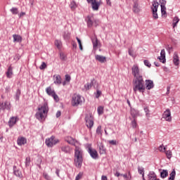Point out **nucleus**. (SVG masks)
I'll list each match as a JSON object with an SVG mask.
<instances>
[{"instance_id": "aec40b11", "label": "nucleus", "mask_w": 180, "mask_h": 180, "mask_svg": "<svg viewBox=\"0 0 180 180\" xmlns=\"http://www.w3.org/2000/svg\"><path fill=\"white\" fill-rule=\"evenodd\" d=\"M26 143H27V140L25 137H20L17 140V144L18 146H25Z\"/></svg>"}, {"instance_id": "4be33fe9", "label": "nucleus", "mask_w": 180, "mask_h": 180, "mask_svg": "<svg viewBox=\"0 0 180 180\" xmlns=\"http://www.w3.org/2000/svg\"><path fill=\"white\" fill-rule=\"evenodd\" d=\"M12 75H13V68H12V66H9L6 72V77L7 78H11Z\"/></svg>"}, {"instance_id": "603ef678", "label": "nucleus", "mask_w": 180, "mask_h": 180, "mask_svg": "<svg viewBox=\"0 0 180 180\" xmlns=\"http://www.w3.org/2000/svg\"><path fill=\"white\" fill-rule=\"evenodd\" d=\"M25 165L26 167H29L30 165V158H26Z\"/></svg>"}, {"instance_id": "bb28decb", "label": "nucleus", "mask_w": 180, "mask_h": 180, "mask_svg": "<svg viewBox=\"0 0 180 180\" xmlns=\"http://www.w3.org/2000/svg\"><path fill=\"white\" fill-rule=\"evenodd\" d=\"M139 110H136L134 108H131V116H132V117H134V119H135V117H137V116H139Z\"/></svg>"}, {"instance_id": "13d9d810", "label": "nucleus", "mask_w": 180, "mask_h": 180, "mask_svg": "<svg viewBox=\"0 0 180 180\" xmlns=\"http://www.w3.org/2000/svg\"><path fill=\"white\" fill-rule=\"evenodd\" d=\"M51 96L53 97V99L55 101H56V102H58V101H59L58 96L57 94H56V93L52 94Z\"/></svg>"}, {"instance_id": "5701e85b", "label": "nucleus", "mask_w": 180, "mask_h": 180, "mask_svg": "<svg viewBox=\"0 0 180 180\" xmlns=\"http://www.w3.org/2000/svg\"><path fill=\"white\" fill-rule=\"evenodd\" d=\"M148 180H157V174L154 172H150L148 175Z\"/></svg>"}, {"instance_id": "09e8293b", "label": "nucleus", "mask_w": 180, "mask_h": 180, "mask_svg": "<svg viewBox=\"0 0 180 180\" xmlns=\"http://www.w3.org/2000/svg\"><path fill=\"white\" fill-rule=\"evenodd\" d=\"M131 126L133 129H136L137 127V122L136 121V119L131 121Z\"/></svg>"}, {"instance_id": "774afa93", "label": "nucleus", "mask_w": 180, "mask_h": 180, "mask_svg": "<svg viewBox=\"0 0 180 180\" xmlns=\"http://www.w3.org/2000/svg\"><path fill=\"white\" fill-rule=\"evenodd\" d=\"M101 180H108V176L103 175V176H101Z\"/></svg>"}, {"instance_id": "338daca9", "label": "nucleus", "mask_w": 180, "mask_h": 180, "mask_svg": "<svg viewBox=\"0 0 180 180\" xmlns=\"http://www.w3.org/2000/svg\"><path fill=\"white\" fill-rule=\"evenodd\" d=\"M56 174L58 176H60V169H57L56 171Z\"/></svg>"}, {"instance_id": "3c124183", "label": "nucleus", "mask_w": 180, "mask_h": 180, "mask_svg": "<svg viewBox=\"0 0 180 180\" xmlns=\"http://www.w3.org/2000/svg\"><path fill=\"white\" fill-rule=\"evenodd\" d=\"M99 150H100V154H105V153H106V151L105 150V148H103V146H101L99 147Z\"/></svg>"}, {"instance_id": "9b49d317", "label": "nucleus", "mask_w": 180, "mask_h": 180, "mask_svg": "<svg viewBox=\"0 0 180 180\" xmlns=\"http://www.w3.org/2000/svg\"><path fill=\"white\" fill-rule=\"evenodd\" d=\"M133 1V6H132V11L134 13H140V4H139V0H132Z\"/></svg>"}, {"instance_id": "e2e57ef3", "label": "nucleus", "mask_w": 180, "mask_h": 180, "mask_svg": "<svg viewBox=\"0 0 180 180\" xmlns=\"http://www.w3.org/2000/svg\"><path fill=\"white\" fill-rule=\"evenodd\" d=\"M65 81H67V82H70V81H71V76L66 75H65Z\"/></svg>"}, {"instance_id": "cd10ccee", "label": "nucleus", "mask_w": 180, "mask_h": 180, "mask_svg": "<svg viewBox=\"0 0 180 180\" xmlns=\"http://www.w3.org/2000/svg\"><path fill=\"white\" fill-rule=\"evenodd\" d=\"M46 92L49 96H52V95L56 94V91L54 90L51 89V86H49L46 89Z\"/></svg>"}, {"instance_id": "a211bd4d", "label": "nucleus", "mask_w": 180, "mask_h": 180, "mask_svg": "<svg viewBox=\"0 0 180 180\" xmlns=\"http://www.w3.org/2000/svg\"><path fill=\"white\" fill-rule=\"evenodd\" d=\"M173 63L174 65H179V56H178V53L174 52L173 55Z\"/></svg>"}, {"instance_id": "58836bf2", "label": "nucleus", "mask_w": 180, "mask_h": 180, "mask_svg": "<svg viewBox=\"0 0 180 180\" xmlns=\"http://www.w3.org/2000/svg\"><path fill=\"white\" fill-rule=\"evenodd\" d=\"M139 174H141L143 177H144V168L138 167Z\"/></svg>"}, {"instance_id": "2eb2a0df", "label": "nucleus", "mask_w": 180, "mask_h": 180, "mask_svg": "<svg viewBox=\"0 0 180 180\" xmlns=\"http://www.w3.org/2000/svg\"><path fill=\"white\" fill-rule=\"evenodd\" d=\"M146 88L148 90L153 89V88H154V82H153V80L146 79L145 89Z\"/></svg>"}, {"instance_id": "4468645a", "label": "nucleus", "mask_w": 180, "mask_h": 180, "mask_svg": "<svg viewBox=\"0 0 180 180\" xmlns=\"http://www.w3.org/2000/svg\"><path fill=\"white\" fill-rule=\"evenodd\" d=\"M60 150L65 154H71V151H72V148L70 146H63L60 147Z\"/></svg>"}, {"instance_id": "20e7f679", "label": "nucleus", "mask_w": 180, "mask_h": 180, "mask_svg": "<svg viewBox=\"0 0 180 180\" xmlns=\"http://www.w3.org/2000/svg\"><path fill=\"white\" fill-rule=\"evenodd\" d=\"M84 98L82 96L78 94H74L72 97V106H78V105H82Z\"/></svg>"}, {"instance_id": "c03bdc74", "label": "nucleus", "mask_w": 180, "mask_h": 180, "mask_svg": "<svg viewBox=\"0 0 180 180\" xmlns=\"http://www.w3.org/2000/svg\"><path fill=\"white\" fill-rule=\"evenodd\" d=\"M76 39H77V40L79 49H80L81 51H82V50H83V48H82V42H81V39H79V38H78V37H76Z\"/></svg>"}, {"instance_id": "680f3d73", "label": "nucleus", "mask_w": 180, "mask_h": 180, "mask_svg": "<svg viewBox=\"0 0 180 180\" xmlns=\"http://www.w3.org/2000/svg\"><path fill=\"white\" fill-rule=\"evenodd\" d=\"M101 95H102V91L97 90L96 94V98H99V96H101Z\"/></svg>"}, {"instance_id": "9d476101", "label": "nucleus", "mask_w": 180, "mask_h": 180, "mask_svg": "<svg viewBox=\"0 0 180 180\" xmlns=\"http://www.w3.org/2000/svg\"><path fill=\"white\" fill-rule=\"evenodd\" d=\"M86 120V126L89 129H92L94 127V117H92L91 115H87L85 118Z\"/></svg>"}, {"instance_id": "a878e982", "label": "nucleus", "mask_w": 180, "mask_h": 180, "mask_svg": "<svg viewBox=\"0 0 180 180\" xmlns=\"http://www.w3.org/2000/svg\"><path fill=\"white\" fill-rule=\"evenodd\" d=\"M96 26V21L92 20V19H91V18H88V21H87V26L89 27H92V26Z\"/></svg>"}, {"instance_id": "f704fd0d", "label": "nucleus", "mask_w": 180, "mask_h": 180, "mask_svg": "<svg viewBox=\"0 0 180 180\" xmlns=\"http://www.w3.org/2000/svg\"><path fill=\"white\" fill-rule=\"evenodd\" d=\"M55 46H56L57 49H61V46H62L61 41L56 39L55 41Z\"/></svg>"}, {"instance_id": "4d7b16f0", "label": "nucleus", "mask_w": 180, "mask_h": 180, "mask_svg": "<svg viewBox=\"0 0 180 180\" xmlns=\"http://www.w3.org/2000/svg\"><path fill=\"white\" fill-rule=\"evenodd\" d=\"M60 60H65V58H67V56H65V54H64V53H60Z\"/></svg>"}, {"instance_id": "c756f323", "label": "nucleus", "mask_w": 180, "mask_h": 180, "mask_svg": "<svg viewBox=\"0 0 180 180\" xmlns=\"http://www.w3.org/2000/svg\"><path fill=\"white\" fill-rule=\"evenodd\" d=\"M179 22V18L174 17L173 19V28L175 29L176 27V25Z\"/></svg>"}, {"instance_id": "7c9ffc66", "label": "nucleus", "mask_w": 180, "mask_h": 180, "mask_svg": "<svg viewBox=\"0 0 180 180\" xmlns=\"http://www.w3.org/2000/svg\"><path fill=\"white\" fill-rule=\"evenodd\" d=\"M175 175H176V173L175 172V169H173L169 174V177L168 180H175Z\"/></svg>"}, {"instance_id": "ddd939ff", "label": "nucleus", "mask_w": 180, "mask_h": 180, "mask_svg": "<svg viewBox=\"0 0 180 180\" xmlns=\"http://www.w3.org/2000/svg\"><path fill=\"white\" fill-rule=\"evenodd\" d=\"M11 110V103L8 101H5L4 103H0V112L1 110Z\"/></svg>"}, {"instance_id": "052dcab7", "label": "nucleus", "mask_w": 180, "mask_h": 180, "mask_svg": "<svg viewBox=\"0 0 180 180\" xmlns=\"http://www.w3.org/2000/svg\"><path fill=\"white\" fill-rule=\"evenodd\" d=\"M160 3L161 4L160 6H165V5L167 4V1L160 0Z\"/></svg>"}, {"instance_id": "5fc2aeb1", "label": "nucleus", "mask_w": 180, "mask_h": 180, "mask_svg": "<svg viewBox=\"0 0 180 180\" xmlns=\"http://www.w3.org/2000/svg\"><path fill=\"white\" fill-rule=\"evenodd\" d=\"M144 65L146 66V67H148V68H150V67H151V63H150V61L147 60H144Z\"/></svg>"}, {"instance_id": "72a5a7b5", "label": "nucleus", "mask_w": 180, "mask_h": 180, "mask_svg": "<svg viewBox=\"0 0 180 180\" xmlns=\"http://www.w3.org/2000/svg\"><path fill=\"white\" fill-rule=\"evenodd\" d=\"M92 85H94V82H91V83H87L84 85V88L86 91H89V89H91L92 88Z\"/></svg>"}, {"instance_id": "c9c22d12", "label": "nucleus", "mask_w": 180, "mask_h": 180, "mask_svg": "<svg viewBox=\"0 0 180 180\" xmlns=\"http://www.w3.org/2000/svg\"><path fill=\"white\" fill-rule=\"evenodd\" d=\"M14 174L15 176H18V178H22V172L20 170H14Z\"/></svg>"}, {"instance_id": "f03ea898", "label": "nucleus", "mask_w": 180, "mask_h": 180, "mask_svg": "<svg viewBox=\"0 0 180 180\" xmlns=\"http://www.w3.org/2000/svg\"><path fill=\"white\" fill-rule=\"evenodd\" d=\"M47 113H49V104L44 103L38 108V112L35 114V117L39 122H44L47 117Z\"/></svg>"}, {"instance_id": "6ab92c4d", "label": "nucleus", "mask_w": 180, "mask_h": 180, "mask_svg": "<svg viewBox=\"0 0 180 180\" xmlns=\"http://www.w3.org/2000/svg\"><path fill=\"white\" fill-rule=\"evenodd\" d=\"M13 43H22V36L19 34H13Z\"/></svg>"}, {"instance_id": "f8f14e48", "label": "nucleus", "mask_w": 180, "mask_h": 180, "mask_svg": "<svg viewBox=\"0 0 180 180\" xmlns=\"http://www.w3.org/2000/svg\"><path fill=\"white\" fill-rule=\"evenodd\" d=\"M88 153L94 160H96L98 157V151H96L95 149H92V147L91 146H89L88 148Z\"/></svg>"}, {"instance_id": "69168bd1", "label": "nucleus", "mask_w": 180, "mask_h": 180, "mask_svg": "<svg viewBox=\"0 0 180 180\" xmlns=\"http://www.w3.org/2000/svg\"><path fill=\"white\" fill-rule=\"evenodd\" d=\"M25 15H26V13H25V12H21V13L19 14V18H22V16H25Z\"/></svg>"}, {"instance_id": "a19ab883", "label": "nucleus", "mask_w": 180, "mask_h": 180, "mask_svg": "<svg viewBox=\"0 0 180 180\" xmlns=\"http://www.w3.org/2000/svg\"><path fill=\"white\" fill-rule=\"evenodd\" d=\"M70 36H71V34H70V32H65L63 34V38L65 40H68V39H70Z\"/></svg>"}, {"instance_id": "dca6fc26", "label": "nucleus", "mask_w": 180, "mask_h": 180, "mask_svg": "<svg viewBox=\"0 0 180 180\" xmlns=\"http://www.w3.org/2000/svg\"><path fill=\"white\" fill-rule=\"evenodd\" d=\"M158 60L163 64L165 63L166 59H165V49H162L160 52V56H159Z\"/></svg>"}, {"instance_id": "6e6552de", "label": "nucleus", "mask_w": 180, "mask_h": 180, "mask_svg": "<svg viewBox=\"0 0 180 180\" xmlns=\"http://www.w3.org/2000/svg\"><path fill=\"white\" fill-rule=\"evenodd\" d=\"M131 74L134 76V78H139L140 77H143L141 75H140V68L137 65H134L132 66Z\"/></svg>"}, {"instance_id": "ea45409f", "label": "nucleus", "mask_w": 180, "mask_h": 180, "mask_svg": "<svg viewBox=\"0 0 180 180\" xmlns=\"http://www.w3.org/2000/svg\"><path fill=\"white\" fill-rule=\"evenodd\" d=\"M97 112H98V115H103V107H102V106L98 107Z\"/></svg>"}, {"instance_id": "7ed1b4c3", "label": "nucleus", "mask_w": 180, "mask_h": 180, "mask_svg": "<svg viewBox=\"0 0 180 180\" xmlns=\"http://www.w3.org/2000/svg\"><path fill=\"white\" fill-rule=\"evenodd\" d=\"M133 89L134 92H144L146 91V84H144V79L143 76L133 79Z\"/></svg>"}, {"instance_id": "f3484780", "label": "nucleus", "mask_w": 180, "mask_h": 180, "mask_svg": "<svg viewBox=\"0 0 180 180\" xmlns=\"http://www.w3.org/2000/svg\"><path fill=\"white\" fill-rule=\"evenodd\" d=\"M19 120V118L18 117H12L10 118L8 121V125L10 127H12L13 126H15L16 124V122Z\"/></svg>"}, {"instance_id": "bf43d9fd", "label": "nucleus", "mask_w": 180, "mask_h": 180, "mask_svg": "<svg viewBox=\"0 0 180 180\" xmlns=\"http://www.w3.org/2000/svg\"><path fill=\"white\" fill-rule=\"evenodd\" d=\"M121 176H124V178H125L126 180H130V179H131V176H130V177H129V176H127V174H121Z\"/></svg>"}, {"instance_id": "de8ad7c7", "label": "nucleus", "mask_w": 180, "mask_h": 180, "mask_svg": "<svg viewBox=\"0 0 180 180\" xmlns=\"http://www.w3.org/2000/svg\"><path fill=\"white\" fill-rule=\"evenodd\" d=\"M108 143L111 144V146H117V141L116 140L108 141Z\"/></svg>"}, {"instance_id": "412c9836", "label": "nucleus", "mask_w": 180, "mask_h": 180, "mask_svg": "<svg viewBox=\"0 0 180 180\" xmlns=\"http://www.w3.org/2000/svg\"><path fill=\"white\" fill-rule=\"evenodd\" d=\"M95 58L99 63H106V57L101 56V55H96Z\"/></svg>"}, {"instance_id": "473e14b6", "label": "nucleus", "mask_w": 180, "mask_h": 180, "mask_svg": "<svg viewBox=\"0 0 180 180\" xmlns=\"http://www.w3.org/2000/svg\"><path fill=\"white\" fill-rule=\"evenodd\" d=\"M165 153L167 158H168V160H171V158H172V151L165 150Z\"/></svg>"}, {"instance_id": "864d4df0", "label": "nucleus", "mask_w": 180, "mask_h": 180, "mask_svg": "<svg viewBox=\"0 0 180 180\" xmlns=\"http://www.w3.org/2000/svg\"><path fill=\"white\" fill-rule=\"evenodd\" d=\"M46 68H47V65L44 62H42L41 66L39 67L40 70H44Z\"/></svg>"}, {"instance_id": "423d86ee", "label": "nucleus", "mask_w": 180, "mask_h": 180, "mask_svg": "<svg viewBox=\"0 0 180 180\" xmlns=\"http://www.w3.org/2000/svg\"><path fill=\"white\" fill-rule=\"evenodd\" d=\"M58 143H60V140L56 139L54 136H51L45 141V144H46L47 147H53L56 144H58Z\"/></svg>"}, {"instance_id": "39448f33", "label": "nucleus", "mask_w": 180, "mask_h": 180, "mask_svg": "<svg viewBox=\"0 0 180 180\" xmlns=\"http://www.w3.org/2000/svg\"><path fill=\"white\" fill-rule=\"evenodd\" d=\"M158 6H160V4H158V1H153L152 3V7L150 8L153 13V18L155 20L158 19V13H157L158 11Z\"/></svg>"}, {"instance_id": "8fccbe9b", "label": "nucleus", "mask_w": 180, "mask_h": 180, "mask_svg": "<svg viewBox=\"0 0 180 180\" xmlns=\"http://www.w3.org/2000/svg\"><path fill=\"white\" fill-rule=\"evenodd\" d=\"M96 134H102V127L98 126L96 129Z\"/></svg>"}, {"instance_id": "6e6d98bb", "label": "nucleus", "mask_w": 180, "mask_h": 180, "mask_svg": "<svg viewBox=\"0 0 180 180\" xmlns=\"http://www.w3.org/2000/svg\"><path fill=\"white\" fill-rule=\"evenodd\" d=\"M43 176H44V178H45V179H46V180H51V178L50 177V176H49V175L47 174V173H44V174H43Z\"/></svg>"}, {"instance_id": "b1692460", "label": "nucleus", "mask_w": 180, "mask_h": 180, "mask_svg": "<svg viewBox=\"0 0 180 180\" xmlns=\"http://www.w3.org/2000/svg\"><path fill=\"white\" fill-rule=\"evenodd\" d=\"M53 77L55 78L54 84H56V85H60L61 84V76L58 75L56 76L54 75Z\"/></svg>"}, {"instance_id": "79ce46f5", "label": "nucleus", "mask_w": 180, "mask_h": 180, "mask_svg": "<svg viewBox=\"0 0 180 180\" xmlns=\"http://www.w3.org/2000/svg\"><path fill=\"white\" fill-rule=\"evenodd\" d=\"M162 15H167V8L165 6H161Z\"/></svg>"}, {"instance_id": "1a4fd4ad", "label": "nucleus", "mask_w": 180, "mask_h": 180, "mask_svg": "<svg viewBox=\"0 0 180 180\" xmlns=\"http://www.w3.org/2000/svg\"><path fill=\"white\" fill-rule=\"evenodd\" d=\"M162 119L166 122H172V116L171 115V110L167 108L162 114Z\"/></svg>"}, {"instance_id": "c85d7f7f", "label": "nucleus", "mask_w": 180, "mask_h": 180, "mask_svg": "<svg viewBox=\"0 0 180 180\" xmlns=\"http://www.w3.org/2000/svg\"><path fill=\"white\" fill-rule=\"evenodd\" d=\"M78 5H77V3L75 2V1H72L70 2V8L71 9V11H75V9H77Z\"/></svg>"}, {"instance_id": "37998d69", "label": "nucleus", "mask_w": 180, "mask_h": 180, "mask_svg": "<svg viewBox=\"0 0 180 180\" xmlns=\"http://www.w3.org/2000/svg\"><path fill=\"white\" fill-rule=\"evenodd\" d=\"M144 112H146V117H150V110L148 109V107L144 108Z\"/></svg>"}, {"instance_id": "f257e3e1", "label": "nucleus", "mask_w": 180, "mask_h": 180, "mask_svg": "<svg viewBox=\"0 0 180 180\" xmlns=\"http://www.w3.org/2000/svg\"><path fill=\"white\" fill-rule=\"evenodd\" d=\"M65 141L68 143V144H70V146H74L75 147V159L74 162L75 167L77 168H81L82 167V162L84 161V158L82 155H84V152L82 151V149L79 148L77 144H79L78 141H77L75 139L68 136L65 139Z\"/></svg>"}, {"instance_id": "e433bc0d", "label": "nucleus", "mask_w": 180, "mask_h": 180, "mask_svg": "<svg viewBox=\"0 0 180 180\" xmlns=\"http://www.w3.org/2000/svg\"><path fill=\"white\" fill-rule=\"evenodd\" d=\"M10 11L13 15H18L19 13L18 8L13 7Z\"/></svg>"}, {"instance_id": "0e129e2a", "label": "nucleus", "mask_w": 180, "mask_h": 180, "mask_svg": "<svg viewBox=\"0 0 180 180\" xmlns=\"http://www.w3.org/2000/svg\"><path fill=\"white\" fill-rule=\"evenodd\" d=\"M56 117H60L61 116V111H58L56 114Z\"/></svg>"}, {"instance_id": "4c0bfd02", "label": "nucleus", "mask_w": 180, "mask_h": 180, "mask_svg": "<svg viewBox=\"0 0 180 180\" xmlns=\"http://www.w3.org/2000/svg\"><path fill=\"white\" fill-rule=\"evenodd\" d=\"M158 150L160 153H165L167 148L164 147V145H160L158 148Z\"/></svg>"}, {"instance_id": "0eeeda50", "label": "nucleus", "mask_w": 180, "mask_h": 180, "mask_svg": "<svg viewBox=\"0 0 180 180\" xmlns=\"http://www.w3.org/2000/svg\"><path fill=\"white\" fill-rule=\"evenodd\" d=\"M88 4H91L93 11H99V7L102 5V0H86Z\"/></svg>"}, {"instance_id": "2f4dec72", "label": "nucleus", "mask_w": 180, "mask_h": 180, "mask_svg": "<svg viewBox=\"0 0 180 180\" xmlns=\"http://www.w3.org/2000/svg\"><path fill=\"white\" fill-rule=\"evenodd\" d=\"M160 176L161 178H167L168 176V170H162L160 172Z\"/></svg>"}, {"instance_id": "49530a36", "label": "nucleus", "mask_w": 180, "mask_h": 180, "mask_svg": "<svg viewBox=\"0 0 180 180\" xmlns=\"http://www.w3.org/2000/svg\"><path fill=\"white\" fill-rule=\"evenodd\" d=\"M128 53L131 57H134V51L131 48L129 49Z\"/></svg>"}, {"instance_id": "393cba45", "label": "nucleus", "mask_w": 180, "mask_h": 180, "mask_svg": "<svg viewBox=\"0 0 180 180\" xmlns=\"http://www.w3.org/2000/svg\"><path fill=\"white\" fill-rule=\"evenodd\" d=\"M92 43L94 49L97 50L98 46H99V41H98V38H94V39H92Z\"/></svg>"}, {"instance_id": "a18cd8bd", "label": "nucleus", "mask_w": 180, "mask_h": 180, "mask_svg": "<svg viewBox=\"0 0 180 180\" xmlns=\"http://www.w3.org/2000/svg\"><path fill=\"white\" fill-rule=\"evenodd\" d=\"M20 96V90L18 89L16 91V94H15V99L16 101H19V97Z\"/></svg>"}]
</instances>
